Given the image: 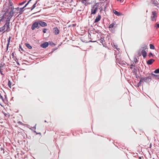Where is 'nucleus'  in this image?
I'll list each match as a JSON object with an SVG mask.
<instances>
[{
  "label": "nucleus",
  "mask_w": 159,
  "mask_h": 159,
  "mask_svg": "<svg viewBox=\"0 0 159 159\" xmlns=\"http://www.w3.org/2000/svg\"><path fill=\"white\" fill-rule=\"evenodd\" d=\"M151 79V77L150 76L146 77H142L141 78L138 84H140V83L142 82V81H144V82H149L150 81Z\"/></svg>",
  "instance_id": "1"
},
{
  "label": "nucleus",
  "mask_w": 159,
  "mask_h": 159,
  "mask_svg": "<svg viewBox=\"0 0 159 159\" xmlns=\"http://www.w3.org/2000/svg\"><path fill=\"white\" fill-rule=\"evenodd\" d=\"M151 19L152 21H154L156 20V18L157 17V15L156 11H153L152 12Z\"/></svg>",
  "instance_id": "2"
},
{
  "label": "nucleus",
  "mask_w": 159,
  "mask_h": 159,
  "mask_svg": "<svg viewBox=\"0 0 159 159\" xmlns=\"http://www.w3.org/2000/svg\"><path fill=\"white\" fill-rule=\"evenodd\" d=\"M97 3L94 5L93 7L92 8L91 10V14H95L98 10V7L97 6Z\"/></svg>",
  "instance_id": "3"
},
{
  "label": "nucleus",
  "mask_w": 159,
  "mask_h": 159,
  "mask_svg": "<svg viewBox=\"0 0 159 159\" xmlns=\"http://www.w3.org/2000/svg\"><path fill=\"white\" fill-rule=\"evenodd\" d=\"M39 24L38 22H36L33 23L31 26V29L32 30H34L35 28L39 29Z\"/></svg>",
  "instance_id": "4"
},
{
  "label": "nucleus",
  "mask_w": 159,
  "mask_h": 159,
  "mask_svg": "<svg viewBox=\"0 0 159 159\" xmlns=\"http://www.w3.org/2000/svg\"><path fill=\"white\" fill-rule=\"evenodd\" d=\"M151 3L153 6H157V7H158L157 5L159 4V3L157 0H151Z\"/></svg>",
  "instance_id": "5"
},
{
  "label": "nucleus",
  "mask_w": 159,
  "mask_h": 159,
  "mask_svg": "<svg viewBox=\"0 0 159 159\" xmlns=\"http://www.w3.org/2000/svg\"><path fill=\"white\" fill-rule=\"evenodd\" d=\"M5 27L6 26L7 27V29L6 30L4 31L2 33H4L5 32H9L10 31V23H5Z\"/></svg>",
  "instance_id": "6"
},
{
  "label": "nucleus",
  "mask_w": 159,
  "mask_h": 159,
  "mask_svg": "<svg viewBox=\"0 0 159 159\" xmlns=\"http://www.w3.org/2000/svg\"><path fill=\"white\" fill-rule=\"evenodd\" d=\"M53 32L55 34L57 35L59 34V31L57 27H55L53 28Z\"/></svg>",
  "instance_id": "7"
},
{
  "label": "nucleus",
  "mask_w": 159,
  "mask_h": 159,
  "mask_svg": "<svg viewBox=\"0 0 159 159\" xmlns=\"http://www.w3.org/2000/svg\"><path fill=\"white\" fill-rule=\"evenodd\" d=\"M101 18V16L100 14H98L95 20L94 23H97L99 21Z\"/></svg>",
  "instance_id": "8"
},
{
  "label": "nucleus",
  "mask_w": 159,
  "mask_h": 159,
  "mask_svg": "<svg viewBox=\"0 0 159 159\" xmlns=\"http://www.w3.org/2000/svg\"><path fill=\"white\" fill-rule=\"evenodd\" d=\"M38 23L42 27H45L47 26V24L46 22H43L41 21H39Z\"/></svg>",
  "instance_id": "9"
},
{
  "label": "nucleus",
  "mask_w": 159,
  "mask_h": 159,
  "mask_svg": "<svg viewBox=\"0 0 159 159\" xmlns=\"http://www.w3.org/2000/svg\"><path fill=\"white\" fill-rule=\"evenodd\" d=\"M48 45V42L43 43L41 45V46L43 48H45Z\"/></svg>",
  "instance_id": "10"
},
{
  "label": "nucleus",
  "mask_w": 159,
  "mask_h": 159,
  "mask_svg": "<svg viewBox=\"0 0 159 159\" xmlns=\"http://www.w3.org/2000/svg\"><path fill=\"white\" fill-rule=\"evenodd\" d=\"M104 37L103 36H102L101 37L100 39H98V41H99L100 43H102V44H103V43L104 41Z\"/></svg>",
  "instance_id": "11"
},
{
  "label": "nucleus",
  "mask_w": 159,
  "mask_h": 159,
  "mask_svg": "<svg viewBox=\"0 0 159 159\" xmlns=\"http://www.w3.org/2000/svg\"><path fill=\"white\" fill-rule=\"evenodd\" d=\"M155 61L154 59H151L148 60L147 62V63L148 65H151L152 64L153 62Z\"/></svg>",
  "instance_id": "12"
},
{
  "label": "nucleus",
  "mask_w": 159,
  "mask_h": 159,
  "mask_svg": "<svg viewBox=\"0 0 159 159\" xmlns=\"http://www.w3.org/2000/svg\"><path fill=\"white\" fill-rule=\"evenodd\" d=\"M142 55L144 58H145L146 57L147 55V52L144 50H142Z\"/></svg>",
  "instance_id": "13"
},
{
  "label": "nucleus",
  "mask_w": 159,
  "mask_h": 159,
  "mask_svg": "<svg viewBox=\"0 0 159 159\" xmlns=\"http://www.w3.org/2000/svg\"><path fill=\"white\" fill-rule=\"evenodd\" d=\"M92 32H93V34H95L96 33H98V34H101V33L99 32L98 30H92Z\"/></svg>",
  "instance_id": "14"
},
{
  "label": "nucleus",
  "mask_w": 159,
  "mask_h": 159,
  "mask_svg": "<svg viewBox=\"0 0 159 159\" xmlns=\"http://www.w3.org/2000/svg\"><path fill=\"white\" fill-rule=\"evenodd\" d=\"M113 12H114V14L115 15H116L117 16H119L120 15V13L119 12H118V11H116V10H114L113 11Z\"/></svg>",
  "instance_id": "15"
},
{
  "label": "nucleus",
  "mask_w": 159,
  "mask_h": 159,
  "mask_svg": "<svg viewBox=\"0 0 159 159\" xmlns=\"http://www.w3.org/2000/svg\"><path fill=\"white\" fill-rule=\"evenodd\" d=\"M24 8V7L20 8L19 11V13H20V14H21L22 13V12L24 11L23 9Z\"/></svg>",
  "instance_id": "16"
},
{
  "label": "nucleus",
  "mask_w": 159,
  "mask_h": 159,
  "mask_svg": "<svg viewBox=\"0 0 159 159\" xmlns=\"http://www.w3.org/2000/svg\"><path fill=\"white\" fill-rule=\"evenodd\" d=\"M25 45L29 49H31L32 48L31 46L29 43H26Z\"/></svg>",
  "instance_id": "17"
},
{
  "label": "nucleus",
  "mask_w": 159,
  "mask_h": 159,
  "mask_svg": "<svg viewBox=\"0 0 159 159\" xmlns=\"http://www.w3.org/2000/svg\"><path fill=\"white\" fill-rule=\"evenodd\" d=\"M5 25H4L0 28V33L4 31L5 29Z\"/></svg>",
  "instance_id": "18"
},
{
  "label": "nucleus",
  "mask_w": 159,
  "mask_h": 159,
  "mask_svg": "<svg viewBox=\"0 0 159 159\" xmlns=\"http://www.w3.org/2000/svg\"><path fill=\"white\" fill-rule=\"evenodd\" d=\"M114 25H115L114 23H111L109 25V28L110 29L112 28H113Z\"/></svg>",
  "instance_id": "19"
},
{
  "label": "nucleus",
  "mask_w": 159,
  "mask_h": 159,
  "mask_svg": "<svg viewBox=\"0 0 159 159\" xmlns=\"http://www.w3.org/2000/svg\"><path fill=\"white\" fill-rule=\"evenodd\" d=\"M12 17V15L11 16L10 18H8L7 19V21L6 22V23H10V20L11 18Z\"/></svg>",
  "instance_id": "20"
},
{
  "label": "nucleus",
  "mask_w": 159,
  "mask_h": 159,
  "mask_svg": "<svg viewBox=\"0 0 159 159\" xmlns=\"http://www.w3.org/2000/svg\"><path fill=\"white\" fill-rule=\"evenodd\" d=\"M37 1L33 5V6L31 9V10H33L34 8H35V7H36V3H37Z\"/></svg>",
  "instance_id": "21"
},
{
  "label": "nucleus",
  "mask_w": 159,
  "mask_h": 159,
  "mask_svg": "<svg viewBox=\"0 0 159 159\" xmlns=\"http://www.w3.org/2000/svg\"><path fill=\"white\" fill-rule=\"evenodd\" d=\"M15 13V11H11V10L9 13V14H10V15H12V16Z\"/></svg>",
  "instance_id": "22"
},
{
  "label": "nucleus",
  "mask_w": 159,
  "mask_h": 159,
  "mask_svg": "<svg viewBox=\"0 0 159 159\" xmlns=\"http://www.w3.org/2000/svg\"><path fill=\"white\" fill-rule=\"evenodd\" d=\"M150 49H154L155 48L154 45L152 44H150Z\"/></svg>",
  "instance_id": "23"
},
{
  "label": "nucleus",
  "mask_w": 159,
  "mask_h": 159,
  "mask_svg": "<svg viewBox=\"0 0 159 159\" xmlns=\"http://www.w3.org/2000/svg\"><path fill=\"white\" fill-rule=\"evenodd\" d=\"M155 73L157 74L159 73V68L157 69L154 71Z\"/></svg>",
  "instance_id": "24"
},
{
  "label": "nucleus",
  "mask_w": 159,
  "mask_h": 159,
  "mask_svg": "<svg viewBox=\"0 0 159 159\" xmlns=\"http://www.w3.org/2000/svg\"><path fill=\"white\" fill-rule=\"evenodd\" d=\"M11 83L10 82V80H8V85L10 88H11Z\"/></svg>",
  "instance_id": "25"
},
{
  "label": "nucleus",
  "mask_w": 159,
  "mask_h": 159,
  "mask_svg": "<svg viewBox=\"0 0 159 159\" xmlns=\"http://www.w3.org/2000/svg\"><path fill=\"white\" fill-rule=\"evenodd\" d=\"M3 65L2 64H1L0 66V70H2Z\"/></svg>",
  "instance_id": "26"
},
{
  "label": "nucleus",
  "mask_w": 159,
  "mask_h": 159,
  "mask_svg": "<svg viewBox=\"0 0 159 159\" xmlns=\"http://www.w3.org/2000/svg\"><path fill=\"white\" fill-rule=\"evenodd\" d=\"M134 61L135 62V63H136L138 61V60L137 58L136 57H135L134 59Z\"/></svg>",
  "instance_id": "27"
},
{
  "label": "nucleus",
  "mask_w": 159,
  "mask_h": 159,
  "mask_svg": "<svg viewBox=\"0 0 159 159\" xmlns=\"http://www.w3.org/2000/svg\"><path fill=\"white\" fill-rule=\"evenodd\" d=\"M36 124L33 127H32V129L31 128H29L30 129L32 130H33V129H35L36 128Z\"/></svg>",
  "instance_id": "28"
},
{
  "label": "nucleus",
  "mask_w": 159,
  "mask_h": 159,
  "mask_svg": "<svg viewBox=\"0 0 159 159\" xmlns=\"http://www.w3.org/2000/svg\"><path fill=\"white\" fill-rule=\"evenodd\" d=\"M155 27H156L157 28H159V24H156L155 26Z\"/></svg>",
  "instance_id": "29"
},
{
  "label": "nucleus",
  "mask_w": 159,
  "mask_h": 159,
  "mask_svg": "<svg viewBox=\"0 0 159 159\" xmlns=\"http://www.w3.org/2000/svg\"><path fill=\"white\" fill-rule=\"evenodd\" d=\"M89 34L91 36L92 34H93V32H92V30L88 31Z\"/></svg>",
  "instance_id": "30"
},
{
  "label": "nucleus",
  "mask_w": 159,
  "mask_h": 159,
  "mask_svg": "<svg viewBox=\"0 0 159 159\" xmlns=\"http://www.w3.org/2000/svg\"><path fill=\"white\" fill-rule=\"evenodd\" d=\"M11 37H9V38L8 39H7L8 43H10V40H11Z\"/></svg>",
  "instance_id": "31"
},
{
  "label": "nucleus",
  "mask_w": 159,
  "mask_h": 159,
  "mask_svg": "<svg viewBox=\"0 0 159 159\" xmlns=\"http://www.w3.org/2000/svg\"><path fill=\"white\" fill-rule=\"evenodd\" d=\"M47 30L46 29H44L43 30V33H46Z\"/></svg>",
  "instance_id": "32"
},
{
  "label": "nucleus",
  "mask_w": 159,
  "mask_h": 159,
  "mask_svg": "<svg viewBox=\"0 0 159 159\" xmlns=\"http://www.w3.org/2000/svg\"><path fill=\"white\" fill-rule=\"evenodd\" d=\"M81 2L82 3L85 4V2H86V1H84V0H82Z\"/></svg>",
  "instance_id": "33"
},
{
  "label": "nucleus",
  "mask_w": 159,
  "mask_h": 159,
  "mask_svg": "<svg viewBox=\"0 0 159 159\" xmlns=\"http://www.w3.org/2000/svg\"><path fill=\"white\" fill-rule=\"evenodd\" d=\"M17 11H19L20 8L19 7H17L15 8Z\"/></svg>",
  "instance_id": "34"
},
{
  "label": "nucleus",
  "mask_w": 159,
  "mask_h": 159,
  "mask_svg": "<svg viewBox=\"0 0 159 159\" xmlns=\"http://www.w3.org/2000/svg\"><path fill=\"white\" fill-rule=\"evenodd\" d=\"M153 56V54H152V53H151V52H150V53L148 54V56H149V57H150V56Z\"/></svg>",
  "instance_id": "35"
},
{
  "label": "nucleus",
  "mask_w": 159,
  "mask_h": 159,
  "mask_svg": "<svg viewBox=\"0 0 159 159\" xmlns=\"http://www.w3.org/2000/svg\"><path fill=\"white\" fill-rule=\"evenodd\" d=\"M147 49V47H143V50H145Z\"/></svg>",
  "instance_id": "36"
},
{
  "label": "nucleus",
  "mask_w": 159,
  "mask_h": 159,
  "mask_svg": "<svg viewBox=\"0 0 159 159\" xmlns=\"http://www.w3.org/2000/svg\"><path fill=\"white\" fill-rule=\"evenodd\" d=\"M0 73L1 74V75H4V74H3V73H2V70H0Z\"/></svg>",
  "instance_id": "37"
},
{
  "label": "nucleus",
  "mask_w": 159,
  "mask_h": 159,
  "mask_svg": "<svg viewBox=\"0 0 159 159\" xmlns=\"http://www.w3.org/2000/svg\"><path fill=\"white\" fill-rule=\"evenodd\" d=\"M151 75H152L154 76L155 77H156L157 76V75H155L152 73H151Z\"/></svg>",
  "instance_id": "38"
},
{
  "label": "nucleus",
  "mask_w": 159,
  "mask_h": 159,
  "mask_svg": "<svg viewBox=\"0 0 159 159\" xmlns=\"http://www.w3.org/2000/svg\"><path fill=\"white\" fill-rule=\"evenodd\" d=\"M30 2H29V1L28 2H27V4H26L24 6V8L26 7V6L28 4V3Z\"/></svg>",
  "instance_id": "39"
},
{
  "label": "nucleus",
  "mask_w": 159,
  "mask_h": 159,
  "mask_svg": "<svg viewBox=\"0 0 159 159\" xmlns=\"http://www.w3.org/2000/svg\"><path fill=\"white\" fill-rule=\"evenodd\" d=\"M25 2H21V3H20V5H22V4H24Z\"/></svg>",
  "instance_id": "40"
},
{
  "label": "nucleus",
  "mask_w": 159,
  "mask_h": 159,
  "mask_svg": "<svg viewBox=\"0 0 159 159\" xmlns=\"http://www.w3.org/2000/svg\"><path fill=\"white\" fill-rule=\"evenodd\" d=\"M14 52H13L11 54V56L13 57H14Z\"/></svg>",
  "instance_id": "41"
},
{
  "label": "nucleus",
  "mask_w": 159,
  "mask_h": 159,
  "mask_svg": "<svg viewBox=\"0 0 159 159\" xmlns=\"http://www.w3.org/2000/svg\"><path fill=\"white\" fill-rule=\"evenodd\" d=\"M131 65H133V66H136L135 63H133Z\"/></svg>",
  "instance_id": "42"
},
{
  "label": "nucleus",
  "mask_w": 159,
  "mask_h": 159,
  "mask_svg": "<svg viewBox=\"0 0 159 159\" xmlns=\"http://www.w3.org/2000/svg\"><path fill=\"white\" fill-rule=\"evenodd\" d=\"M131 69H132L133 68V65H131L130 66V67H129Z\"/></svg>",
  "instance_id": "43"
},
{
  "label": "nucleus",
  "mask_w": 159,
  "mask_h": 159,
  "mask_svg": "<svg viewBox=\"0 0 159 159\" xmlns=\"http://www.w3.org/2000/svg\"><path fill=\"white\" fill-rule=\"evenodd\" d=\"M14 9V8L13 7H12L11 8V11H13Z\"/></svg>",
  "instance_id": "44"
},
{
  "label": "nucleus",
  "mask_w": 159,
  "mask_h": 159,
  "mask_svg": "<svg viewBox=\"0 0 159 159\" xmlns=\"http://www.w3.org/2000/svg\"><path fill=\"white\" fill-rule=\"evenodd\" d=\"M9 43H8L7 44V48H8V46H9Z\"/></svg>",
  "instance_id": "45"
},
{
  "label": "nucleus",
  "mask_w": 159,
  "mask_h": 159,
  "mask_svg": "<svg viewBox=\"0 0 159 159\" xmlns=\"http://www.w3.org/2000/svg\"><path fill=\"white\" fill-rule=\"evenodd\" d=\"M20 15V14H19L17 16H16V18H17V17H19Z\"/></svg>",
  "instance_id": "46"
},
{
  "label": "nucleus",
  "mask_w": 159,
  "mask_h": 159,
  "mask_svg": "<svg viewBox=\"0 0 159 159\" xmlns=\"http://www.w3.org/2000/svg\"><path fill=\"white\" fill-rule=\"evenodd\" d=\"M157 76L156 77H157L158 78H159V75H157Z\"/></svg>",
  "instance_id": "47"
},
{
  "label": "nucleus",
  "mask_w": 159,
  "mask_h": 159,
  "mask_svg": "<svg viewBox=\"0 0 159 159\" xmlns=\"http://www.w3.org/2000/svg\"><path fill=\"white\" fill-rule=\"evenodd\" d=\"M114 46L117 49L116 46L114 45Z\"/></svg>",
  "instance_id": "48"
},
{
  "label": "nucleus",
  "mask_w": 159,
  "mask_h": 159,
  "mask_svg": "<svg viewBox=\"0 0 159 159\" xmlns=\"http://www.w3.org/2000/svg\"><path fill=\"white\" fill-rule=\"evenodd\" d=\"M54 51V50L52 51V52L51 53H49V54L52 53Z\"/></svg>",
  "instance_id": "49"
},
{
  "label": "nucleus",
  "mask_w": 159,
  "mask_h": 159,
  "mask_svg": "<svg viewBox=\"0 0 159 159\" xmlns=\"http://www.w3.org/2000/svg\"><path fill=\"white\" fill-rule=\"evenodd\" d=\"M52 44H53V45H54V46H55V44H54L53 43H52Z\"/></svg>",
  "instance_id": "50"
},
{
  "label": "nucleus",
  "mask_w": 159,
  "mask_h": 159,
  "mask_svg": "<svg viewBox=\"0 0 159 159\" xmlns=\"http://www.w3.org/2000/svg\"><path fill=\"white\" fill-rule=\"evenodd\" d=\"M18 13H19L18 12H15V13H16V14Z\"/></svg>",
  "instance_id": "51"
},
{
  "label": "nucleus",
  "mask_w": 159,
  "mask_h": 159,
  "mask_svg": "<svg viewBox=\"0 0 159 159\" xmlns=\"http://www.w3.org/2000/svg\"><path fill=\"white\" fill-rule=\"evenodd\" d=\"M11 15H10V16H9L8 17V18H10V17H11Z\"/></svg>",
  "instance_id": "52"
},
{
  "label": "nucleus",
  "mask_w": 159,
  "mask_h": 159,
  "mask_svg": "<svg viewBox=\"0 0 159 159\" xmlns=\"http://www.w3.org/2000/svg\"><path fill=\"white\" fill-rule=\"evenodd\" d=\"M2 20V19H0V22H1V21Z\"/></svg>",
  "instance_id": "53"
},
{
  "label": "nucleus",
  "mask_w": 159,
  "mask_h": 159,
  "mask_svg": "<svg viewBox=\"0 0 159 159\" xmlns=\"http://www.w3.org/2000/svg\"><path fill=\"white\" fill-rule=\"evenodd\" d=\"M21 123V122H20V121H19V122H18V123Z\"/></svg>",
  "instance_id": "54"
},
{
  "label": "nucleus",
  "mask_w": 159,
  "mask_h": 159,
  "mask_svg": "<svg viewBox=\"0 0 159 159\" xmlns=\"http://www.w3.org/2000/svg\"><path fill=\"white\" fill-rule=\"evenodd\" d=\"M31 1V0H29V2H30Z\"/></svg>",
  "instance_id": "55"
},
{
  "label": "nucleus",
  "mask_w": 159,
  "mask_h": 159,
  "mask_svg": "<svg viewBox=\"0 0 159 159\" xmlns=\"http://www.w3.org/2000/svg\"><path fill=\"white\" fill-rule=\"evenodd\" d=\"M45 121V122H46V120H45V121Z\"/></svg>",
  "instance_id": "56"
},
{
  "label": "nucleus",
  "mask_w": 159,
  "mask_h": 159,
  "mask_svg": "<svg viewBox=\"0 0 159 159\" xmlns=\"http://www.w3.org/2000/svg\"><path fill=\"white\" fill-rule=\"evenodd\" d=\"M34 132H36V131H34Z\"/></svg>",
  "instance_id": "57"
}]
</instances>
